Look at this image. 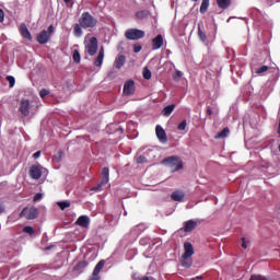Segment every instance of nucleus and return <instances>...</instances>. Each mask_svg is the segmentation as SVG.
<instances>
[{"label": "nucleus", "mask_w": 280, "mask_h": 280, "mask_svg": "<svg viewBox=\"0 0 280 280\" xmlns=\"http://www.w3.org/2000/svg\"><path fill=\"white\" fill-rule=\"evenodd\" d=\"M196 226H198V223L196 221L188 220L185 222L184 231H185V233H191V231H194V229H196Z\"/></svg>", "instance_id": "17"}, {"label": "nucleus", "mask_w": 280, "mask_h": 280, "mask_svg": "<svg viewBox=\"0 0 280 280\" xmlns=\"http://www.w3.org/2000/svg\"><path fill=\"white\" fill-rule=\"evenodd\" d=\"M20 34L26 38V40H32V33H30V30L27 28V25L25 23H22L20 25Z\"/></svg>", "instance_id": "15"}, {"label": "nucleus", "mask_w": 280, "mask_h": 280, "mask_svg": "<svg viewBox=\"0 0 280 280\" xmlns=\"http://www.w3.org/2000/svg\"><path fill=\"white\" fill-rule=\"evenodd\" d=\"M20 218H25L26 220H36V218H38V208H24L20 213Z\"/></svg>", "instance_id": "7"}, {"label": "nucleus", "mask_w": 280, "mask_h": 280, "mask_svg": "<svg viewBox=\"0 0 280 280\" xmlns=\"http://www.w3.org/2000/svg\"><path fill=\"white\" fill-rule=\"evenodd\" d=\"M249 280H270V277L261 275H253Z\"/></svg>", "instance_id": "30"}, {"label": "nucleus", "mask_w": 280, "mask_h": 280, "mask_svg": "<svg viewBox=\"0 0 280 280\" xmlns=\"http://www.w3.org/2000/svg\"><path fill=\"white\" fill-rule=\"evenodd\" d=\"M191 264H194V260L190 258V256H182L180 265L183 268H191Z\"/></svg>", "instance_id": "20"}, {"label": "nucleus", "mask_w": 280, "mask_h": 280, "mask_svg": "<svg viewBox=\"0 0 280 280\" xmlns=\"http://www.w3.org/2000/svg\"><path fill=\"white\" fill-rule=\"evenodd\" d=\"M171 198L172 200H174V202H183V199L185 198V192L176 190L172 192Z\"/></svg>", "instance_id": "16"}, {"label": "nucleus", "mask_w": 280, "mask_h": 280, "mask_svg": "<svg viewBox=\"0 0 280 280\" xmlns=\"http://www.w3.org/2000/svg\"><path fill=\"white\" fill-rule=\"evenodd\" d=\"M61 156H62V154L59 152V158L57 159V161H60Z\"/></svg>", "instance_id": "49"}, {"label": "nucleus", "mask_w": 280, "mask_h": 280, "mask_svg": "<svg viewBox=\"0 0 280 280\" xmlns=\"http://www.w3.org/2000/svg\"><path fill=\"white\" fill-rule=\"evenodd\" d=\"M198 36H199L200 40H202V43H205L207 40V34H205V32H202V28L200 27V25H198Z\"/></svg>", "instance_id": "29"}, {"label": "nucleus", "mask_w": 280, "mask_h": 280, "mask_svg": "<svg viewBox=\"0 0 280 280\" xmlns=\"http://www.w3.org/2000/svg\"><path fill=\"white\" fill-rule=\"evenodd\" d=\"M38 200H43V194H40V192H37V194L34 196V202H38Z\"/></svg>", "instance_id": "41"}, {"label": "nucleus", "mask_w": 280, "mask_h": 280, "mask_svg": "<svg viewBox=\"0 0 280 280\" xmlns=\"http://www.w3.org/2000/svg\"><path fill=\"white\" fill-rule=\"evenodd\" d=\"M184 250V256L191 257L194 255V245L191 243H185Z\"/></svg>", "instance_id": "19"}, {"label": "nucleus", "mask_w": 280, "mask_h": 280, "mask_svg": "<svg viewBox=\"0 0 280 280\" xmlns=\"http://www.w3.org/2000/svg\"><path fill=\"white\" fill-rule=\"evenodd\" d=\"M202 279V276H198L196 278H192L191 280H201Z\"/></svg>", "instance_id": "47"}, {"label": "nucleus", "mask_w": 280, "mask_h": 280, "mask_svg": "<svg viewBox=\"0 0 280 280\" xmlns=\"http://www.w3.org/2000/svg\"><path fill=\"white\" fill-rule=\"evenodd\" d=\"M86 266H89V262H86L85 260L80 261V262L74 267V270H78V272H82V270H84V268H86Z\"/></svg>", "instance_id": "26"}, {"label": "nucleus", "mask_w": 280, "mask_h": 280, "mask_svg": "<svg viewBox=\"0 0 280 280\" xmlns=\"http://www.w3.org/2000/svg\"><path fill=\"white\" fill-rule=\"evenodd\" d=\"M125 95H135V81L129 80L124 85Z\"/></svg>", "instance_id": "12"}, {"label": "nucleus", "mask_w": 280, "mask_h": 280, "mask_svg": "<svg viewBox=\"0 0 280 280\" xmlns=\"http://www.w3.org/2000/svg\"><path fill=\"white\" fill-rule=\"evenodd\" d=\"M90 224H91V219L86 215H81L75 221V225L81 226L82 229H89Z\"/></svg>", "instance_id": "11"}, {"label": "nucleus", "mask_w": 280, "mask_h": 280, "mask_svg": "<svg viewBox=\"0 0 280 280\" xmlns=\"http://www.w3.org/2000/svg\"><path fill=\"white\" fill-rule=\"evenodd\" d=\"M125 37L128 40H141V38L145 37V32L139 28H129L125 32Z\"/></svg>", "instance_id": "4"}, {"label": "nucleus", "mask_w": 280, "mask_h": 280, "mask_svg": "<svg viewBox=\"0 0 280 280\" xmlns=\"http://www.w3.org/2000/svg\"><path fill=\"white\" fill-rule=\"evenodd\" d=\"M124 65H126V56L119 55L114 61V67L115 69H121Z\"/></svg>", "instance_id": "18"}, {"label": "nucleus", "mask_w": 280, "mask_h": 280, "mask_svg": "<svg viewBox=\"0 0 280 280\" xmlns=\"http://www.w3.org/2000/svg\"><path fill=\"white\" fill-rule=\"evenodd\" d=\"M180 78H183V72H180V71H176L175 72V75H174V80H180Z\"/></svg>", "instance_id": "43"}, {"label": "nucleus", "mask_w": 280, "mask_h": 280, "mask_svg": "<svg viewBox=\"0 0 280 280\" xmlns=\"http://www.w3.org/2000/svg\"><path fill=\"white\" fill-rule=\"evenodd\" d=\"M97 27V19H95L89 11H85L79 18V23L73 25V35L77 38H81L82 30H93Z\"/></svg>", "instance_id": "1"}, {"label": "nucleus", "mask_w": 280, "mask_h": 280, "mask_svg": "<svg viewBox=\"0 0 280 280\" xmlns=\"http://www.w3.org/2000/svg\"><path fill=\"white\" fill-rule=\"evenodd\" d=\"M49 95V90L47 89H42L39 92V97H42L43 100H45V97Z\"/></svg>", "instance_id": "34"}, {"label": "nucleus", "mask_w": 280, "mask_h": 280, "mask_svg": "<svg viewBox=\"0 0 280 280\" xmlns=\"http://www.w3.org/2000/svg\"><path fill=\"white\" fill-rule=\"evenodd\" d=\"M54 33V25H49L48 30L42 31L36 36V40L39 45H47L51 38V34Z\"/></svg>", "instance_id": "3"}, {"label": "nucleus", "mask_w": 280, "mask_h": 280, "mask_svg": "<svg viewBox=\"0 0 280 280\" xmlns=\"http://www.w3.org/2000/svg\"><path fill=\"white\" fill-rule=\"evenodd\" d=\"M3 211H5V207H3V205H0V215L1 213H3Z\"/></svg>", "instance_id": "46"}, {"label": "nucleus", "mask_w": 280, "mask_h": 280, "mask_svg": "<svg viewBox=\"0 0 280 280\" xmlns=\"http://www.w3.org/2000/svg\"><path fill=\"white\" fill-rule=\"evenodd\" d=\"M19 110L23 117L30 116V100H22L20 102Z\"/></svg>", "instance_id": "8"}, {"label": "nucleus", "mask_w": 280, "mask_h": 280, "mask_svg": "<svg viewBox=\"0 0 280 280\" xmlns=\"http://www.w3.org/2000/svg\"><path fill=\"white\" fill-rule=\"evenodd\" d=\"M185 128H187V120L184 119L178 126L177 129L178 130H185Z\"/></svg>", "instance_id": "39"}, {"label": "nucleus", "mask_w": 280, "mask_h": 280, "mask_svg": "<svg viewBox=\"0 0 280 280\" xmlns=\"http://www.w3.org/2000/svg\"><path fill=\"white\" fill-rule=\"evenodd\" d=\"M220 10H228L231 7V0H217Z\"/></svg>", "instance_id": "22"}, {"label": "nucleus", "mask_w": 280, "mask_h": 280, "mask_svg": "<svg viewBox=\"0 0 280 280\" xmlns=\"http://www.w3.org/2000/svg\"><path fill=\"white\" fill-rule=\"evenodd\" d=\"M163 47V35L159 34L156 37L152 39V49L156 51V49H161Z\"/></svg>", "instance_id": "13"}, {"label": "nucleus", "mask_w": 280, "mask_h": 280, "mask_svg": "<svg viewBox=\"0 0 280 280\" xmlns=\"http://www.w3.org/2000/svg\"><path fill=\"white\" fill-rule=\"evenodd\" d=\"M155 135L161 143H167V133L165 132V129L161 127V125L155 127Z\"/></svg>", "instance_id": "9"}, {"label": "nucleus", "mask_w": 280, "mask_h": 280, "mask_svg": "<svg viewBox=\"0 0 280 280\" xmlns=\"http://www.w3.org/2000/svg\"><path fill=\"white\" fill-rule=\"evenodd\" d=\"M110 172L108 170V167H104L102 170L101 173V183L92 188V191H102V187H104V185H108L109 180H110Z\"/></svg>", "instance_id": "5"}, {"label": "nucleus", "mask_w": 280, "mask_h": 280, "mask_svg": "<svg viewBox=\"0 0 280 280\" xmlns=\"http://www.w3.org/2000/svg\"><path fill=\"white\" fill-rule=\"evenodd\" d=\"M24 233H27L28 235H34V228L32 226H25L23 229Z\"/></svg>", "instance_id": "36"}, {"label": "nucleus", "mask_w": 280, "mask_h": 280, "mask_svg": "<svg viewBox=\"0 0 280 280\" xmlns=\"http://www.w3.org/2000/svg\"><path fill=\"white\" fill-rule=\"evenodd\" d=\"M7 82H9V86H10V89H12V86H14V84L16 83V80L14 79V77L8 75Z\"/></svg>", "instance_id": "33"}, {"label": "nucleus", "mask_w": 280, "mask_h": 280, "mask_svg": "<svg viewBox=\"0 0 280 280\" xmlns=\"http://www.w3.org/2000/svg\"><path fill=\"white\" fill-rule=\"evenodd\" d=\"M136 16L140 20L148 19V11H138Z\"/></svg>", "instance_id": "31"}, {"label": "nucleus", "mask_w": 280, "mask_h": 280, "mask_svg": "<svg viewBox=\"0 0 280 280\" xmlns=\"http://www.w3.org/2000/svg\"><path fill=\"white\" fill-rule=\"evenodd\" d=\"M242 242V248H248V244H250V241H246V237L241 238Z\"/></svg>", "instance_id": "37"}, {"label": "nucleus", "mask_w": 280, "mask_h": 280, "mask_svg": "<svg viewBox=\"0 0 280 280\" xmlns=\"http://www.w3.org/2000/svg\"><path fill=\"white\" fill-rule=\"evenodd\" d=\"M174 108H176L175 104H171V105L165 106L162 110V115L164 117H170V115H172V113H174Z\"/></svg>", "instance_id": "21"}, {"label": "nucleus", "mask_w": 280, "mask_h": 280, "mask_svg": "<svg viewBox=\"0 0 280 280\" xmlns=\"http://www.w3.org/2000/svg\"><path fill=\"white\" fill-rule=\"evenodd\" d=\"M105 264H106V261H104V260L98 261L93 270L94 275H100V272H102V268H104Z\"/></svg>", "instance_id": "24"}, {"label": "nucleus", "mask_w": 280, "mask_h": 280, "mask_svg": "<svg viewBox=\"0 0 280 280\" xmlns=\"http://www.w3.org/2000/svg\"><path fill=\"white\" fill-rule=\"evenodd\" d=\"M229 135H231V129H229V127H225L221 132L215 136V139H226Z\"/></svg>", "instance_id": "23"}, {"label": "nucleus", "mask_w": 280, "mask_h": 280, "mask_svg": "<svg viewBox=\"0 0 280 280\" xmlns=\"http://www.w3.org/2000/svg\"><path fill=\"white\" fill-rule=\"evenodd\" d=\"M33 159H40V151L35 152Z\"/></svg>", "instance_id": "44"}, {"label": "nucleus", "mask_w": 280, "mask_h": 280, "mask_svg": "<svg viewBox=\"0 0 280 280\" xmlns=\"http://www.w3.org/2000/svg\"><path fill=\"white\" fill-rule=\"evenodd\" d=\"M142 75L144 80H152V71H150L148 67L143 68Z\"/></svg>", "instance_id": "27"}, {"label": "nucleus", "mask_w": 280, "mask_h": 280, "mask_svg": "<svg viewBox=\"0 0 280 280\" xmlns=\"http://www.w3.org/2000/svg\"><path fill=\"white\" fill-rule=\"evenodd\" d=\"M72 58H73V61L77 62V65H80V60H81L80 51L74 50Z\"/></svg>", "instance_id": "32"}, {"label": "nucleus", "mask_w": 280, "mask_h": 280, "mask_svg": "<svg viewBox=\"0 0 280 280\" xmlns=\"http://www.w3.org/2000/svg\"><path fill=\"white\" fill-rule=\"evenodd\" d=\"M97 37H92L85 43V54H88V56H95V54H97Z\"/></svg>", "instance_id": "6"}, {"label": "nucleus", "mask_w": 280, "mask_h": 280, "mask_svg": "<svg viewBox=\"0 0 280 280\" xmlns=\"http://www.w3.org/2000/svg\"><path fill=\"white\" fill-rule=\"evenodd\" d=\"M93 65L94 67H102V65H104V46L100 48L98 55L94 59Z\"/></svg>", "instance_id": "14"}, {"label": "nucleus", "mask_w": 280, "mask_h": 280, "mask_svg": "<svg viewBox=\"0 0 280 280\" xmlns=\"http://www.w3.org/2000/svg\"><path fill=\"white\" fill-rule=\"evenodd\" d=\"M65 3H71V0H63Z\"/></svg>", "instance_id": "48"}, {"label": "nucleus", "mask_w": 280, "mask_h": 280, "mask_svg": "<svg viewBox=\"0 0 280 280\" xmlns=\"http://www.w3.org/2000/svg\"><path fill=\"white\" fill-rule=\"evenodd\" d=\"M148 159L144 155H140L137 158V163H147Z\"/></svg>", "instance_id": "40"}, {"label": "nucleus", "mask_w": 280, "mask_h": 280, "mask_svg": "<svg viewBox=\"0 0 280 280\" xmlns=\"http://www.w3.org/2000/svg\"><path fill=\"white\" fill-rule=\"evenodd\" d=\"M163 163H165V165L170 167L172 172H178V170H183V160L179 156L173 155L166 158L163 160Z\"/></svg>", "instance_id": "2"}, {"label": "nucleus", "mask_w": 280, "mask_h": 280, "mask_svg": "<svg viewBox=\"0 0 280 280\" xmlns=\"http://www.w3.org/2000/svg\"><path fill=\"white\" fill-rule=\"evenodd\" d=\"M268 66H262V67H260L257 71H256V73H258V75H261V73H266V71H268Z\"/></svg>", "instance_id": "35"}, {"label": "nucleus", "mask_w": 280, "mask_h": 280, "mask_svg": "<svg viewBox=\"0 0 280 280\" xmlns=\"http://www.w3.org/2000/svg\"><path fill=\"white\" fill-rule=\"evenodd\" d=\"M5 21V12H3V9H0V23H3Z\"/></svg>", "instance_id": "42"}, {"label": "nucleus", "mask_w": 280, "mask_h": 280, "mask_svg": "<svg viewBox=\"0 0 280 280\" xmlns=\"http://www.w3.org/2000/svg\"><path fill=\"white\" fill-rule=\"evenodd\" d=\"M143 49V46H141L140 44H135L133 45V52L135 54H139V51H141Z\"/></svg>", "instance_id": "38"}, {"label": "nucleus", "mask_w": 280, "mask_h": 280, "mask_svg": "<svg viewBox=\"0 0 280 280\" xmlns=\"http://www.w3.org/2000/svg\"><path fill=\"white\" fill-rule=\"evenodd\" d=\"M57 205L61 209V211H65V209H69V207H71V202L69 201H59L57 202Z\"/></svg>", "instance_id": "28"}, {"label": "nucleus", "mask_w": 280, "mask_h": 280, "mask_svg": "<svg viewBox=\"0 0 280 280\" xmlns=\"http://www.w3.org/2000/svg\"><path fill=\"white\" fill-rule=\"evenodd\" d=\"M30 176L34 180H38L40 178V176H43V171H40V166L32 165L30 168Z\"/></svg>", "instance_id": "10"}, {"label": "nucleus", "mask_w": 280, "mask_h": 280, "mask_svg": "<svg viewBox=\"0 0 280 280\" xmlns=\"http://www.w3.org/2000/svg\"><path fill=\"white\" fill-rule=\"evenodd\" d=\"M206 113H207V115L211 116V115H213V109L208 107Z\"/></svg>", "instance_id": "45"}, {"label": "nucleus", "mask_w": 280, "mask_h": 280, "mask_svg": "<svg viewBox=\"0 0 280 280\" xmlns=\"http://www.w3.org/2000/svg\"><path fill=\"white\" fill-rule=\"evenodd\" d=\"M207 10H209V0H202L200 5L201 14H206Z\"/></svg>", "instance_id": "25"}]
</instances>
